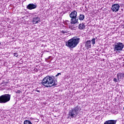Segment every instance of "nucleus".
Listing matches in <instances>:
<instances>
[{
	"label": "nucleus",
	"instance_id": "obj_16",
	"mask_svg": "<svg viewBox=\"0 0 124 124\" xmlns=\"http://www.w3.org/2000/svg\"><path fill=\"white\" fill-rule=\"evenodd\" d=\"M24 124H32L31 122L29 120H25L24 122Z\"/></svg>",
	"mask_w": 124,
	"mask_h": 124
},
{
	"label": "nucleus",
	"instance_id": "obj_17",
	"mask_svg": "<svg viewBox=\"0 0 124 124\" xmlns=\"http://www.w3.org/2000/svg\"><path fill=\"white\" fill-rule=\"evenodd\" d=\"M93 45H94L95 44V38H93L91 40Z\"/></svg>",
	"mask_w": 124,
	"mask_h": 124
},
{
	"label": "nucleus",
	"instance_id": "obj_26",
	"mask_svg": "<svg viewBox=\"0 0 124 124\" xmlns=\"http://www.w3.org/2000/svg\"><path fill=\"white\" fill-rule=\"evenodd\" d=\"M67 22L68 23H69V21H68V20H67Z\"/></svg>",
	"mask_w": 124,
	"mask_h": 124
},
{
	"label": "nucleus",
	"instance_id": "obj_6",
	"mask_svg": "<svg viewBox=\"0 0 124 124\" xmlns=\"http://www.w3.org/2000/svg\"><path fill=\"white\" fill-rule=\"evenodd\" d=\"M120 5L119 4H114L112 5L111 10L113 12H118L120 9Z\"/></svg>",
	"mask_w": 124,
	"mask_h": 124
},
{
	"label": "nucleus",
	"instance_id": "obj_1",
	"mask_svg": "<svg viewBox=\"0 0 124 124\" xmlns=\"http://www.w3.org/2000/svg\"><path fill=\"white\" fill-rule=\"evenodd\" d=\"M42 85L46 88H50L53 86H57V84L55 83V79L54 77L46 76L44 78L41 82Z\"/></svg>",
	"mask_w": 124,
	"mask_h": 124
},
{
	"label": "nucleus",
	"instance_id": "obj_24",
	"mask_svg": "<svg viewBox=\"0 0 124 124\" xmlns=\"http://www.w3.org/2000/svg\"><path fill=\"white\" fill-rule=\"evenodd\" d=\"M36 92H37V93H40V91L37 90H36Z\"/></svg>",
	"mask_w": 124,
	"mask_h": 124
},
{
	"label": "nucleus",
	"instance_id": "obj_10",
	"mask_svg": "<svg viewBox=\"0 0 124 124\" xmlns=\"http://www.w3.org/2000/svg\"><path fill=\"white\" fill-rule=\"evenodd\" d=\"M77 17V12L74 11L70 14V18H76Z\"/></svg>",
	"mask_w": 124,
	"mask_h": 124
},
{
	"label": "nucleus",
	"instance_id": "obj_18",
	"mask_svg": "<svg viewBox=\"0 0 124 124\" xmlns=\"http://www.w3.org/2000/svg\"><path fill=\"white\" fill-rule=\"evenodd\" d=\"M70 29H71V30H72V31H76V27H74V26H70Z\"/></svg>",
	"mask_w": 124,
	"mask_h": 124
},
{
	"label": "nucleus",
	"instance_id": "obj_12",
	"mask_svg": "<svg viewBox=\"0 0 124 124\" xmlns=\"http://www.w3.org/2000/svg\"><path fill=\"white\" fill-rule=\"evenodd\" d=\"M71 24H76L78 23V18L77 17H71Z\"/></svg>",
	"mask_w": 124,
	"mask_h": 124
},
{
	"label": "nucleus",
	"instance_id": "obj_19",
	"mask_svg": "<svg viewBox=\"0 0 124 124\" xmlns=\"http://www.w3.org/2000/svg\"><path fill=\"white\" fill-rule=\"evenodd\" d=\"M14 56L15 57H18L19 56V54H18V53L15 52V53L13 54Z\"/></svg>",
	"mask_w": 124,
	"mask_h": 124
},
{
	"label": "nucleus",
	"instance_id": "obj_11",
	"mask_svg": "<svg viewBox=\"0 0 124 124\" xmlns=\"http://www.w3.org/2000/svg\"><path fill=\"white\" fill-rule=\"evenodd\" d=\"M117 124V120H108L104 123V124Z\"/></svg>",
	"mask_w": 124,
	"mask_h": 124
},
{
	"label": "nucleus",
	"instance_id": "obj_9",
	"mask_svg": "<svg viewBox=\"0 0 124 124\" xmlns=\"http://www.w3.org/2000/svg\"><path fill=\"white\" fill-rule=\"evenodd\" d=\"M118 81L120 80V79H124V72L119 73L117 75Z\"/></svg>",
	"mask_w": 124,
	"mask_h": 124
},
{
	"label": "nucleus",
	"instance_id": "obj_23",
	"mask_svg": "<svg viewBox=\"0 0 124 124\" xmlns=\"http://www.w3.org/2000/svg\"><path fill=\"white\" fill-rule=\"evenodd\" d=\"M21 93V91H20V90H17L16 92V93Z\"/></svg>",
	"mask_w": 124,
	"mask_h": 124
},
{
	"label": "nucleus",
	"instance_id": "obj_7",
	"mask_svg": "<svg viewBox=\"0 0 124 124\" xmlns=\"http://www.w3.org/2000/svg\"><path fill=\"white\" fill-rule=\"evenodd\" d=\"M36 7H37V5L33 3H30L27 6V9H29V10H32V9H35Z\"/></svg>",
	"mask_w": 124,
	"mask_h": 124
},
{
	"label": "nucleus",
	"instance_id": "obj_22",
	"mask_svg": "<svg viewBox=\"0 0 124 124\" xmlns=\"http://www.w3.org/2000/svg\"><path fill=\"white\" fill-rule=\"evenodd\" d=\"M59 75H62V74H61V73H58L57 75H56V77H58Z\"/></svg>",
	"mask_w": 124,
	"mask_h": 124
},
{
	"label": "nucleus",
	"instance_id": "obj_15",
	"mask_svg": "<svg viewBox=\"0 0 124 124\" xmlns=\"http://www.w3.org/2000/svg\"><path fill=\"white\" fill-rule=\"evenodd\" d=\"M78 19L80 21H83V20L85 19V16H84V15L80 14L78 17Z\"/></svg>",
	"mask_w": 124,
	"mask_h": 124
},
{
	"label": "nucleus",
	"instance_id": "obj_8",
	"mask_svg": "<svg viewBox=\"0 0 124 124\" xmlns=\"http://www.w3.org/2000/svg\"><path fill=\"white\" fill-rule=\"evenodd\" d=\"M40 22V18L38 16H35L33 18L32 23L33 25L38 24Z\"/></svg>",
	"mask_w": 124,
	"mask_h": 124
},
{
	"label": "nucleus",
	"instance_id": "obj_13",
	"mask_svg": "<svg viewBox=\"0 0 124 124\" xmlns=\"http://www.w3.org/2000/svg\"><path fill=\"white\" fill-rule=\"evenodd\" d=\"M91 40L87 41L85 43V47H86L87 49H90L91 48L92 45L91 44Z\"/></svg>",
	"mask_w": 124,
	"mask_h": 124
},
{
	"label": "nucleus",
	"instance_id": "obj_20",
	"mask_svg": "<svg viewBox=\"0 0 124 124\" xmlns=\"http://www.w3.org/2000/svg\"><path fill=\"white\" fill-rule=\"evenodd\" d=\"M113 81L114 82H118V78H114Z\"/></svg>",
	"mask_w": 124,
	"mask_h": 124
},
{
	"label": "nucleus",
	"instance_id": "obj_5",
	"mask_svg": "<svg viewBox=\"0 0 124 124\" xmlns=\"http://www.w3.org/2000/svg\"><path fill=\"white\" fill-rule=\"evenodd\" d=\"M11 95L9 94H5L0 96V103H6L8 101H10Z\"/></svg>",
	"mask_w": 124,
	"mask_h": 124
},
{
	"label": "nucleus",
	"instance_id": "obj_21",
	"mask_svg": "<svg viewBox=\"0 0 124 124\" xmlns=\"http://www.w3.org/2000/svg\"><path fill=\"white\" fill-rule=\"evenodd\" d=\"M62 33L64 34V33H67V31H62Z\"/></svg>",
	"mask_w": 124,
	"mask_h": 124
},
{
	"label": "nucleus",
	"instance_id": "obj_28",
	"mask_svg": "<svg viewBox=\"0 0 124 124\" xmlns=\"http://www.w3.org/2000/svg\"><path fill=\"white\" fill-rule=\"evenodd\" d=\"M0 44H1V43L0 42Z\"/></svg>",
	"mask_w": 124,
	"mask_h": 124
},
{
	"label": "nucleus",
	"instance_id": "obj_3",
	"mask_svg": "<svg viewBox=\"0 0 124 124\" xmlns=\"http://www.w3.org/2000/svg\"><path fill=\"white\" fill-rule=\"evenodd\" d=\"M80 38L74 37L66 42V46L68 48H75L79 44Z\"/></svg>",
	"mask_w": 124,
	"mask_h": 124
},
{
	"label": "nucleus",
	"instance_id": "obj_4",
	"mask_svg": "<svg viewBox=\"0 0 124 124\" xmlns=\"http://www.w3.org/2000/svg\"><path fill=\"white\" fill-rule=\"evenodd\" d=\"M114 51L115 52H120L123 51L124 49V45L123 43L121 42H116L113 45Z\"/></svg>",
	"mask_w": 124,
	"mask_h": 124
},
{
	"label": "nucleus",
	"instance_id": "obj_25",
	"mask_svg": "<svg viewBox=\"0 0 124 124\" xmlns=\"http://www.w3.org/2000/svg\"><path fill=\"white\" fill-rule=\"evenodd\" d=\"M51 58H52V57L49 56V57L48 58V59L49 60V59H51Z\"/></svg>",
	"mask_w": 124,
	"mask_h": 124
},
{
	"label": "nucleus",
	"instance_id": "obj_14",
	"mask_svg": "<svg viewBox=\"0 0 124 124\" xmlns=\"http://www.w3.org/2000/svg\"><path fill=\"white\" fill-rule=\"evenodd\" d=\"M78 29L80 30V31H83L84 29H85V24L84 23H81L79 24Z\"/></svg>",
	"mask_w": 124,
	"mask_h": 124
},
{
	"label": "nucleus",
	"instance_id": "obj_27",
	"mask_svg": "<svg viewBox=\"0 0 124 124\" xmlns=\"http://www.w3.org/2000/svg\"><path fill=\"white\" fill-rule=\"evenodd\" d=\"M95 39H97V37H96V38H95Z\"/></svg>",
	"mask_w": 124,
	"mask_h": 124
},
{
	"label": "nucleus",
	"instance_id": "obj_2",
	"mask_svg": "<svg viewBox=\"0 0 124 124\" xmlns=\"http://www.w3.org/2000/svg\"><path fill=\"white\" fill-rule=\"evenodd\" d=\"M80 111H81V108L79 106H77L74 108L71 109L68 113V118L70 119H76Z\"/></svg>",
	"mask_w": 124,
	"mask_h": 124
}]
</instances>
